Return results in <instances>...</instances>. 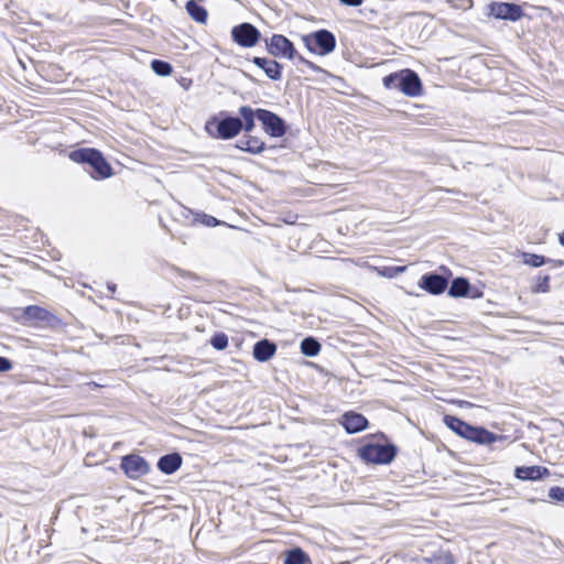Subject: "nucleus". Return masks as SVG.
Here are the masks:
<instances>
[{
    "mask_svg": "<svg viewBox=\"0 0 564 564\" xmlns=\"http://www.w3.org/2000/svg\"><path fill=\"white\" fill-rule=\"evenodd\" d=\"M399 447L381 431L365 435L358 441L357 457L366 465H390L399 453Z\"/></svg>",
    "mask_w": 564,
    "mask_h": 564,
    "instance_id": "f257e3e1",
    "label": "nucleus"
},
{
    "mask_svg": "<svg viewBox=\"0 0 564 564\" xmlns=\"http://www.w3.org/2000/svg\"><path fill=\"white\" fill-rule=\"evenodd\" d=\"M387 89H398L409 97H416L422 94V84L417 74L411 69H402L389 74L382 79Z\"/></svg>",
    "mask_w": 564,
    "mask_h": 564,
    "instance_id": "f03ea898",
    "label": "nucleus"
},
{
    "mask_svg": "<svg viewBox=\"0 0 564 564\" xmlns=\"http://www.w3.org/2000/svg\"><path fill=\"white\" fill-rule=\"evenodd\" d=\"M205 130L215 139H232L242 130V120L235 117H225L223 119L213 117L207 120Z\"/></svg>",
    "mask_w": 564,
    "mask_h": 564,
    "instance_id": "7ed1b4c3",
    "label": "nucleus"
},
{
    "mask_svg": "<svg viewBox=\"0 0 564 564\" xmlns=\"http://www.w3.org/2000/svg\"><path fill=\"white\" fill-rule=\"evenodd\" d=\"M69 159L76 163H88L95 172L96 177L107 178L111 176V167L102 154L95 149H78L69 153Z\"/></svg>",
    "mask_w": 564,
    "mask_h": 564,
    "instance_id": "20e7f679",
    "label": "nucleus"
},
{
    "mask_svg": "<svg viewBox=\"0 0 564 564\" xmlns=\"http://www.w3.org/2000/svg\"><path fill=\"white\" fill-rule=\"evenodd\" d=\"M120 469L127 478L137 480L151 471V465L140 454L129 453L120 457Z\"/></svg>",
    "mask_w": 564,
    "mask_h": 564,
    "instance_id": "39448f33",
    "label": "nucleus"
},
{
    "mask_svg": "<svg viewBox=\"0 0 564 564\" xmlns=\"http://www.w3.org/2000/svg\"><path fill=\"white\" fill-rule=\"evenodd\" d=\"M305 46L313 53L327 55L335 50L336 39L327 30H319L313 34L303 37Z\"/></svg>",
    "mask_w": 564,
    "mask_h": 564,
    "instance_id": "423d86ee",
    "label": "nucleus"
},
{
    "mask_svg": "<svg viewBox=\"0 0 564 564\" xmlns=\"http://www.w3.org/2000/svg\"><path fill=\"white\" fill-rule=\"evenodd\" d=\"M463 438L476 445L484 446L491 445L498 441H502L505 440V436L489 431L484 425L468 423Z\"/></svg>",
    "mask_w": 564,
    "mask_h": 564,
    "instance_id": "0eeeda50",
    "label": "nucleus"
},
{
    "mask_svg": "<svg viewBox=\"0 0 564 564\" xmlns=\"http://www.w3.org/2000/svg\"><path fill=\"white\" fill-rule=\"evenodd\" d=\"M258 120L263 124L264 131L272 138H280L286 131L285 122L282 118L272 111L258 109L256 111Z\"/></svg>",
    "mask_w": 564,
    "mask_h": 564,
    "instance_id": "6e6552de",
    "label": "nucleus"
},
{
    "mask_svg": "<svg viewBox=\"0 0 564 564\" xmlns=\"http://www.w3.org/2000/svg\"><path fill=\"white\" fill-rule=\"evenodd\" d=\"M337 421L349 435L366 431L370 424L369 420L362 413L354 410L345 411Z\"/></svg>",
    "mask_w": 564,
    "mask_h": 564,
    "instance_id": "1a4fd4ad",
    "label": "nucleus"
},
{
    "mask_svg": "<svg viewBox=\"0 0 564 564\" xmlns=\"http://www.w3.org/2000/svg\"><path fill=\"white\" fill-rule=\"evenodd\" d=\"M23 315L28 322H34V325L40 327L54 328L61 323L54 314L36 305H30L25 307Z\"/></svg>",
    "mask_w": 564,
    "mask_h": 564,
    "instance_id": "9d476101",
    "label": "nucleus"
},
{
    "mask_svg": "<svg viewBox=\"0 0 564 564\" xmlns=\"http://www.w3.org/2000/svg\"><path fill=\"white\" fill-rule=\"evenodd\" d=\"M269 53L275 57L293 59L297 56L296 51L285 36L274 34L267 43Z\"/></svg>",
    "mask_w": 564,
    "mask_h": 564,
    "instance_id": "9b49d317",
    "label": "nucleus"
},
{
    "mask_svg": "<svg viewBox=\"0 0 564 564\" xmlns=\"http://www.w3.org/2000/svg\"><path fill=\"white\" fill-rule=\"evenodd\" d=\"M232 39L243 47L254 46L259 39L260 32L250 23L237 25L231 31Z\"/></svg>",
    "mask_w": 564,
    "mask_h": 564,
    "instance_id": "f8f14e48",
    "label": "nucleus"
},
{
    "mask_svg": "<svg viewBox=\"0 0 564 564\" xmlns=\"http://www.w3.org/2000/svg\"><path fill=\"white\" fill-rule=\"evenodd\" d=\"M551 471L547 467L541 465H521L516 466L513 476L521 481H538L547 478Z\"/></svg>",
    "mask_w": 564,
    "mask_h": 564,
    "instance_id": "ddd939ff",
    "label": "nucleus"
},
{
    "mask_svg": "<svg viewBox=\"0 0 564 564\" xmlns=\"http://www.w3.org/2000/svg\"><path fill=\"white\" fill-rule=\"evenodd\" d=\"M490 14L497 19L517 21L522 15V10L518 4L507 2H492L489 6Z\"/></svg>",
    "mask_w": 564,
    "mask_h": 564,
    "instance_id": "4468645a",
    "label": "nucleus"
},
{
    "mask_svg": "<svg viewBox=\"0 0 564 564\" xmlns=\"http://www.w3.org/2000/svg\"><path fill=\"white\" fill-rule=\"evenodd\" d=\"M183 464L182 455L174 451L159 457L156 468L164 475L171 476L175 474Z\"/></svg>",
    "mask_w": 564,
    "mask_h": 564,
    "instance_id": "2eb2a0df",
    "label": "nucleus"
},
{
    "mask_svg": "<svg viewBox=\"0 0 564 564\" xmlns=\"http://www.w3.org/2000/svg\"><path fill=\"white\" fill-rule=\"evenodd\" d=\"M419 286L431 294L438 295L443 293L447 286V280L438 274H424Z\"/></svg>",
    "mask_w": 564,
    "mask_h": 564,
    "instance_id": "dca6fc26",
    "label": "nucleus"
},
{
    "mask_svg": "<svg viewBox=\"0 0 564 564\" xmlns=\"http://www.w3.org/2000/svg\"><path fill=\"white\" fill-rule=\"evenodd\" d=\"M283 564H312V560L301 546H292L284 551Z\"/></svg>",
    "mask_w": 564,
    "mask_h": 564,
    "instance_id": "f3484780",
    "label": "nucleus"
},
{
    "mask_svg": "<svg viewBox=\"0 0 564 564\" xmlns=\"http://www.w3.org/2000/svg\"><path fill=\"white\" fill-rule=\"evenodd\" d=\"M253 63L258 67L263 69V72L265 73V75L269 78H271L273 80H279L281 78V68L282 67L276 61L267 59L263 57H254Z\"/></svg>",
    "mask_w": 564,
    "mask_h": 564,
    "instance_id": "a211bd4d",
    "label": "nucleus"
},
{
    "mask_svg": "<svg viewBox=\"0 0 564 564\" xmlns=\"http://www.w3.org/2000/svg\"><path fill=\"white\" fill-rule=\"evenodd\" d=\"M445 426L451 430L454 434L464 437L468 422L454 414H444L442 419Z\"/></svg>",
    "mask_w": 564,
    "mask_h": 564,
    "instance_id": "6ab92c4d",
    "label": "nucleus"
},
{
    "mask_svg": "<svg viewBox=\"0 0 564 564\" xmlns=\"http://www.w3.org/2000/svg\"><path fill=\"white\" fill-rule=\"evenodd\" d=\"M238 148L242 151L258 154L263 151L264 142L257 137L246 135L240 139Z\"/></svg>",
    "mask_w": 564,
    "mask_h": 564,
    "instance_id": "aec40b11",
    "label": "nucleus"
},
{
    "mask_svg": "<svg viewBox=\"0 0 564 564\" xmlns=\"http://www.w3.org/2000/svg\"><path fill=\"white\" fill-rule=\"evenodd\" d=\"M187 13L193 20L199 23H205L207 20V11L204 7L199 6L195 0H189L186 3Z\"/></svg>",
    "mask_w": 564,
    "mask_h": 564,
    "instance_id": "412c9836",
    "label": "nucleus"
},
{
    "mask_svg": "<svg viewBox=\"0 0 564 564\" xmlns=\"http://www.w3.org/2000/svg\"><path fill=\"white\" fill-rule=\"evenodd\" d=\"M425 561L431 564H456L455 556L451 551L438 550L434 552Z\"/></svg>",
    "mask_w": 564,
    "mask_h": 564,
    "instance_id": "4be33fe9",
    "label": "nucleus"
},
{
    "mask_svg": "<svg viewBox=\"0 0 564 564\" xmlns=\"http://www.w3.org/2000/svg\"><path fill=\"white\" fill-rule=\"evenodd\" d=\"M469 283L466 279H455L448 290V295L452 297L465 296L468 293Z\"/></svg>",
    "mask_w": 564,
    "mask_h": 564,
    "instance_id": "5701e85b",
    "label": "nucleus"
},
{
    "mask_svg": "<svg viewBox=\"0 0 564 564\" xmlns=\"http://www.w3.org/2000/svg\"><path fill=\"white\" fill-rule=\"evenodd\" d=\"M239 115L242 117L243 121H242V129L245 130L246 133H249L253 130L254 128V117L256 116V111H253L250 107L248 106H242L239 108Z\"/></svg>",
    "mask_w": 564,
    "mask_h": 564,
    "instance_id": "b1692460",
    "label": "nucleus"
},
{
    "mask_svg": "<svg viewBox=\"0 0 564 564\" xmlns=\"http://www.w3.org/2000/svg\"><path fill=\"white\" fill-rule=\"evenodd\" d=\"M151 68L155 74L160 76H169L172 73V66L169 63L160 59H153L151 62Z\"/></svg>",
    "mask_w": 564,
    "mask_h": 564,
    "instance_id": "393cba45",
    "label": "nucleus"
},
{
    "mask_svg": "<svg viewBox=\"0 0 564 564\" xmlns=\"http://www.w3.org/2000/svg\"><path fill=\"white\" fill-rule=\"evenodd\" d=\"M301 352H318L321 349L319 343L313 337L304 338L301 344Z\"/></svg>",
    "mask_w": 564,
    "mask_h": 564,
    "instance_id": "a878e982",
    "label": "nucleus"
},
{
    "mask_svg": "<svg viewBox=\"0 0 564 564\" xmlns=\"http://www.w3.org/2000/svg\"><path fill=\"white\" fill-rule=\"evenodd\" d=\"M547 497L554 503H564V487L552 486L549 488Z\"/></svg>",
    "mask_w": 564,
    "mask_h": 564,
    "instance_id": "bb28decb",
    "label": "nucleus"
},
{
    "mask_svg": "<svg viewBox=\"0 0 564 564\" xmlns=\"http://www.w3.org/2000/svg\"><path fill=\"white\" fill-rule=\"evenodd\" d=\"M549 275H540L536 278L535 284L532 288L533 293H546L550 291Z\"/></svg>",
    "mask_w": 564,
    "mask_h": 564,
    "instance_id": "cd10ccee",
    "label": "nucleus"
},
{
    "mask_svg": "<svg viewBox=\"0 0 564 564\" xmlns=\"http://www.w3.org/2000/svg\"><path fill=\"white\" fill-rule=\"evenodd\" d=\"M210 344L216 350H224L228 346V337L224 333H217L210 338Z\"/></svg>",
    "mask_w": 564,
    "mask_h": 564,
    "instance_id": "c85d7f7f",
    "label": "nucleus"
},
{
    "mask_svg": "<svg viewBox=\"0 0 564 564\" xmlns=\"http://www.w3.org/2000/svg\"><path fill=\"white\" fill-rule=\"evenodd\" d=\"M276 345L267 340V339H263V340H260L258 341L254 346H253V350L252 352L254 354H258V352H275L276 350Z\"/></svg>",
    "mask_w": 564,
    "mask_h": 564,
    "instance_id": "c756f323",
    "label": "nucleus"
},
{
    "mask_svg": "<svg viewBox=\"0 0 564 564\" xmlns=\"http://www.w3.org/2000/svg\"><path fill=\"white\" fill-rule=\"evenodd\" d=\"M523 263L533 268L541 267L545 263L544 257L533 253H523Z\"/></svg>",
    "mask_w": 564,
    "mask_h": 564,
    "instance_id": "7c9ffc66",
    "label": "nucleus"
},
{
    "mask_svg": "<svg viewBox=\"0 0 564 564\" xmlns=\"http://www.w3.org/2000/svg\"><path fill=\"white\" fill-rule=\"evenodd\" d=\"M13 361L0 355V373L10 371L13 368Z\"/></svg>",
    "mask_w": 564,
    "mask_h": 564,
    "instance_id": "2f4dec72",
    "label": "nucleus"
},
{
    "mask_svg": "<svg viewBox=\"0 0 564 564\" xmlns=\"http://www.w3.org/2000/svg\"><path fill=\"white\" fill-rule=\"evenodd\" d=\"M296 57H297V59H299V62H300V63L304 64L305 66H307V67H308V68H311L312 70H314V72H321V70H322V68H321V67H318L317 65H315V64H314V63H312L311 61H308V59L304 58L303 56L297 55Z\"/></svg>",
    "mask_w": 564,
    "mask_h": 564,
    "instance_id": "473e14b6",
    "label": "nucleus"
},
{
    "mask_svg": "<svg viewBox=\"0 0 564 564\" xmlns=\"http://www.w3.org/2000/svg\"><path fill=\"white\" fill-rule=\"evenodd\" d=\"M304 365L307 366V367L316 369L317 371H319L321 373H323L326 377L333 376L328 370H326L325 368H323L322 366H319V365H317L315 362L305 361Z\"/></svg>",
    "mask_w": 564,
    "mask_h": 564,
    "instance_id": "72a5a7b5",
    "label": "nucleus"
},
{
    "mask_svg": "<svg viewBox=\"0 0 564 564\" xmlns=\"http://www.w3.org/2000/svg\"><path fill=\"white\" fill-rule=\"evenodd\" d=\"M273 356L274 355H252L253 359L261 364L270 361Z\"/></svg>",
    "mask_w": 564,
    "mask_h": 564,
    "instance_id": "f704fd0d",
    "label": "nucleus"
},
{
    "mask_svg": "<svg viewBox=\"0 0 564 564\" xmlns=\"http://www.w3.org/2000/svg\"><path fill=\"white\" fill-rule=\"evenodd\" d=\"M343 4L348 7H359L362 4V0H339Z\"/></svg>",
    "mask_w": 564,
    "mask_h": 564,
    "instance_id": "c9c22d12",
    "label": "nucleus"
},
{
    "mask_svg": "<svg viewBox=\"0 0 564 564\" xmlns=\"http://www.w3.org/2000/svg\"><path fill=\"white\" fill-rule=\"evenodd\" d=\"M454 403H456L459 408L469 409V408L474 406V404L471 402L466 401V400H456V401H454Z\"/></svg>",
    "mask_w": 564,
    "mask_h": 564,
    "instance_id": "e433bc0d",
    "label": "nucleus"
},
{
    "mask_svg": "<svg viewBox=\"0 0 564 564\" xmlns=\"http://www.w3.org/2000/svg\"><path fill=\"white\" fill-rule=\"evenodd\" d=\"M208 226H215V225H218V220L215 218V217H208V220L206 223Z\"/></svg>",
    "mask_w": 564,
    "mask_h": 564,
    "instance_id": "4c0bfd02",
    "label": "nucleus"
},
{
    "mask_svg": "<svg viewBox=\"0 0 564 564\" xmlns=\"http://www.w3.org/2000/svg\"><path fill=\"white\" fill-rule=\"evenodd\" d=\"M528 501H529L530 503H535V502H539V501L546 502V499H544V498H534V497H533V498H528Z\"/></svg>",
    "mask_w": 564,
    "mask_h": 564,
    "instance_id": "58836bf2",
    "label": "nucleus"
},
{
    "mask_svg": "<svg viewBox=\"0 0 564 564\" xmlns=\"http://www.w3.org/2000/svg\"><path fill=\"white\" fill-rule=\"evenodd\" d=\"M87 386L90 387V389H93V390L101 387L99 383H97L95 381L88 382Z\"/></svg>",
    "mask_w": 564,
    "mask_h": 564,
    "instance_id": "ea45409f",
    "label": "nucleus"
},
{
    "mask_svg": "<svg viewBox=\"0 0 564 564\" xmlns=\"http://www.w3.org/2000/svg\"><path fill=\"white\" fill-rule=\"evenodd\" d=\"M394 273H402L405 271V267H397L393 269Z\"/></svg>",
    "mask_w": 564,
    "mask_h": 564,
    "instance_id": "a19ab883",
    "label": "nucleus"
},
{
    "mask_svg": "<svg viewBox=\"0 0 564 564\" xmlns=\"http://www.w3.org/2000/svg\"><path fill=\"white\" fill-rule=\"evenodd\" d=\"M554 544L558 547H564V543L561 542L560 540L554 541Z\"/></svg>",
    "mask_w": 564,
    "mask_h": 564,
    "instance_id": "79ce46f5",
    "label": "nucleus"
},
{
    "mask_svg": "<svg viewBox=\"0 0 564 564\" xmlns=\"http://www.w3.org/2000/svg\"><path fill=\"white\" fill-rule=\"evenodd\" d=\"M292 344H294V341H292ZM282 349H288V348H291V343L288 344L285 343L284 345L281 346Z\"/></svg>",
    "mask_w": 564,
    "mask_h": 564,
    "instance_id": "37998d69",
    "label": "nucleus"
},
{
    "mask_svg": "<svg viewBox=\"0 0 564 564\" xmlns=\"http://www.w3.org/2000/svg\"><path fill=\"white\" fill-rule=\"evenodd\" d=\"M557 361L564 368V358L562 356L557 358Z\"/></svg>",
    "mask_w": 564,
    "mask_h": 564,
    "instance_id": "c03bdc74",
    "label": "nucleus"
},
{
    "mask_svg": "<svg viewBox=\"0 0 564 564\" xmlns=\"http://www.w3.org/2000/svg\"><path fill=\"white\" fill-rule=\"evenodd\" d=\"M560 242L562 246H564V234L560 235Z\"/></svg>",
    "mask_w": 564,
    "mask_h": 564,
    "instance_id": "a18cd8bd",
    "label": "nucleus"
},
{
    "mask_svg": "<svg viewBox=\"0 0 564 564\" xmlns=\"http://www.w3.org/2000/svg\"><path fill=\"white\" fill-rule=\"evenodd\" d=\"M108 289H109L111 292H115L116 285H115V284H108Z\"/></svg>",
    "mask_w": 564,
    "mask_h": 564,
    "instance_id": "49530a36",
    "label": "nucleus"
},
{
    "mask_svg": "<svg viewBox=\"0 0 564 564\" xmlns=\"http://www.w3.org/2000/svg\"><path fill=\"white\" fill-rule=\"evenodd\" d=\"M307 357H316L317 355H313V354H310V355H306Z\"/></svg>",
    "mask_w": 564,
    "mask_h": 564,
    "instance_id": "de8ad7c7",
    "label": "nucleus"
},
{
    "mask_svg": "<svg viewBox=\"0 0 564 564\" xmlns=\"http://www.w3.org/2000/svg\"><path fill=\"white\" fill-rule=\"evenodd\" d=\"M389 563H390V561H388L386 564H389Z\"/></svg>",
    "mask_w": 564,
    "mask_h": 564,
    "instance_id": "09e8293b",
    "label": "nucleus"
}]
</instances>
